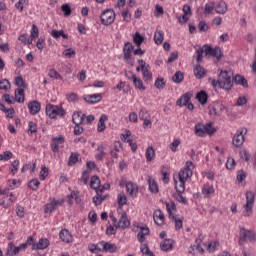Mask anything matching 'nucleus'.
<instances>
[{
  "mask_svg": "<svg viewBox=\"0 0 256 256\" xmlns=\"http://www.w3.org/2000/svg\"><path fill=\"white\" fill-rule=\"evenodd\" d=\"M218 79L220 89H224L225 91H231L233 87V79H231V72L227 70H220Z\"/></svg>",
  "mask_w": 256,
  "mask_h": 256,
  "instance_id": "obj_1",
  "label": "nucleus"
},
{
  "mask_svg": "<svg viewBox=\"0 0 256 256\" xmlns=\"http://www.w3.org/2000/svg\"><path fill=\"white\" fill-rule=\"evenodd\" d=\"M194 133L197 137H205V135H214L217 129L213 128L212 123L201 124L198 123L194 126Z\"/></svg>",
  "mask_w": 256,
  "mask_h": 256,
  "instance_id": "obj_2",
  "label": "nucleus"
},
{
  "mask_svg": "<svg viewBox=\"0 0 256 256\" xmlns=\"http://www.w3.org/2000/svg\"><path fill=\"white\" fill-rule=\"evenodd\" d=\"M135 49V46L131 42H126L123 47V53H124V61L127 63V65H130V67H134L135 65V57L131 54Z\"/></svg>",
  "mask_w": 256,
  "mask_h": 256,
  "instance_id": "obj_3",
  "label": "nucleus"
},
{
  "mask_svg": "<svg viewBox=\"0 0 256 256\" xmlns=\"http://www.w3.org/2000/svg\"><path fill=\"white\" fill-rule=\"evenodd\" d=\"M46 115H48L50 119H56L57 116L63 117L64 115H66V112H65V109H63V107H59L53 104H47Z\"/></svg>",
  "mask_w": 256,
  "mask_h": 256,
  "instance_id": "obj_4",
  "label": "nucleus"
},
{
  "mask_svg": "<svg viewBox=\"0 0 256 256\" xmlns=\"http://www.w3.org/2000/svg\"><path fill=\"white\" fill-rule=\"evenodd\" d=\"M253 205H255V194L251 191L246 192V203L243 205L244 217H251L253 215Z\"/></svg>",
  "mask_w": 256,
  "mask_h": 256,
  "instance_id": "obj_5",
  "label": "nucleus"
},
{
  "mask_svg": "<svg viewBox=\"0 0 256 256\" xmlns=\"http://www.w3.org/2000/svg\"><path fill=\"white\" fill-rule=\"evenodd\" d=\"M193 169H195V165H193L192 161L186 162V167L181 169L178 173L179 181H187L190 177H193Z\"/></svg>",
  "mask_w": 256,
  "mask_h": 256,
  "instance_id": "obj_6",
  "label": "nucleus"
},
{
  "mask_svg": "<svg viewBox=\"0 0 256 256\" xmlns=\"http://www.w3.org/2000/svg\"><path fill=\"white\" fill-rule=\"evenodd\" d=\"M255 232L251 231V230H247L245 228H241L240 229V233H239V245H243L244 243H247V241H249L250 243L255 242Z\"/></svg>",
  "mask_w": 256,
  "mask_h": 256,
  "instance_id": "obj_7",
  "label": "nucleus"
},
{
  "mask_svg": "<svg viewBox=\"0 0 256 256\" xmlns=\"http://www.w3.org/2000/svg\"><path fill=\"white\" fill-rule=\"evenodd\" d=\"M102 25L109 27L115 23V11L113 9H106L100 15Z\"/></svg>",
  "mask_w": 256,
  "mask_h": 256,
  "instance_id": "obj_8",
  "label": "nucleus"
},
{
  "mask_svg": "<svg viewBox=\"0 0 256 256\" xmlns=\"http://www.w3.org/2000/svg\"><path fill=\"white\" fill-rule=\"evenodd\" d=\"M245 135H247V130L243 128L238 129L232 138V145L234 147H241L245 143Z\"/></svg>",
  "mask_w": 256,
  "mask_h": 256,
  "instance_id": "obj_9",
  "label": "nucleus"
},
{
  "mask_svg": "<svg viewBox=\"0 0 256 256\" xmlns=\"http://www.w3.org/2000/svg\"><path fill=\"white\" fill-rule=\"evenodd\" d=\"M26 249H27L26 244H20L19 246H15L13 242H10L7 247L6 256L19 255L21 251H25Z\"/></svg>",
  "mask_w": 256,
  "mask_h": 256,
  "instance_id": "obj_10",
  "label": "nucleus"
},
{
  "mask_svg": "<svg viewBox=\"0 0 256 256\" xmlns=\"http://www.w3.org/2000/svg\"><path fill=\"white\" fill-rule=\"evenodd\" d=\"M209 115H215L217 117H221L223 115V111H225V105L220 102H214L212 105L208 107Z\"/></svg>",
  "mask_w": 256,
  "mask_h": 256,
  "instance_id": "obj_11",
  "label": "nucleus"
},
{
  "mask_svg": "<svg viewBox=\"0 0 256 256\" xmlns=\"http://www.w3.org/2000/svg\"><path fill=\"white\" fill-rule=\"evenodd\" d=\"M131 225V221L127 217V212H122L119 222L114 224L115 229H127Z\"/></svg>",
  "mask_w": 256,
  "mask_h": 256,
  "instance_id": "obj_12",
  "label": "nucleus"
},
{
  "mask_svg": "<svg viewBox=\"0 0 256 256\" xmlns=\"http://www.w3.org/2000/svg\"><path fill=\"white\" fill-rule=\"evenodd\" d=\"M63 143H65V137L63 136L52 138V143L50 145L51 151L57 153V151H59V145H63Z\"/></svg>",
  "mask_w": 256,
  "mask_h": 256,
  "instance_id": "obj_13",
  "label": "nucleus"
},
{
  "mask_svg": "<svg viewBox=\"0 0 256 256\" xmlns=\"http://www.w3.org/2000/svg\"><path fill=\"white\" fill-rule=\"evenodd\" d=\"M99 245H101L102 251H105V253H117V245L113 243L101 241Z\"/></svg>",
  "mask_w": 256,
  "mask_h": 256,
  "instance_id": "obj_14",
  "label": "nucleus"
},
{
  "mask_svg": "<svg viewBox=\"0 0 256 256\" xmlns=\"http://www.w3.org/2000/svg\"><path fill=\"white\" fill-rule=\"evenodd\" d=\"M191 97H193V92H186L176 101V105L178 107H185L191 101Z\"/></svg>",
  "mask_w": 256,
  "mask_h": 256,
  "instance_id": "obj_15",
  "label": "nucleus"
},
{
  "mask_svg": "<svg viewBox=\"0 0 256 256\" xmlns=\"http://www.w3.org/2000/svg\"><path fill=\"white\" fill-rule=\"evenodd\" d=\"M28 109L30 111V115H37L39 111H41V102L34 100L28 103Z\"/></svg>",
  "mask_w": 256,
  "mask_h": 256,
  "instance_id": "obj_16",
  "label": "nucleus"
},
{
  "mask_svg": "<svg viewBox=\"0 0 256 256\" xmlns=\"http://www.w3.org/2000/svg\"><path fill=\"white\" fill-rule=\"evenodd\" d=\"M94 190H96V196L93 197L92 201H93L94 205H96V207H97L98 205H101V203H103V201H105V199H107V196H103L102 188L99 189V187H98Z\"/></svg>",
  "mask_w": 256,
  "mask_h": 256,
  "instance_id": "obj_17",
  "label": "nucleus"
},
{
  "mask_svg": "<svg viewBox=\"0 0 256 256\" xmlns=\"http://www.w3.org/2000/svg\"><path fill=\"white\" fill-rule=\"evenodd\" d=\"M83 99L86 103L94 105V103H99L103 99V96L101 94L84 95Z\"/></svg>",
  "mask_w": 256,
  "mask_h": 256,
  "instance_id": "obj_18",
  "label": "nucleus"
},
{
  "mask_svg": "<svg viewBox=\"0 0 256 256\" xmlns=\"http://www.w3.org/2000/svg\"><path fill=\"white\" fill-rule=\"evenodd\" d=\"M126 191L130 197H137V193H139V187L136 183L128 182L126 184Z\"/></svg>",
  "mask_w": 256,
  "mask_h": 256,
  "instance_id": "obj_19",
  "label": "nucleus"
},
{
  "mask_svg": "<svg viewBox=\"0 0 256 256\" xmlns=\"http://www.w3.org/2000/svg\"><path fill=\"white\" fill-rule=\"evenodd\" d=\"M59 237L64 243H73V235H71V232H69L67 229L61 230Z\"/></svg>",
  "mask_w": 256,
  "mask_h": 256,
  "instance_id": "obj_20",
  "label": "nucleus"
},
{
  "mask_svg": "<svg viewBox=\"0 0 256 256\" xmlns=\"http://www.w3.org/2000/svg\"><path fill=\"white\" fill-rule=\"evenodd\" d=\"M129 75H131V79L133 81L135 88L139 89V91H145V85H143V80L137 78V76L133 74V72L131 71L129 72Z\"/></svg>",
  "mask_w": 256,
  "mask_h": 256,
  "instance_id": "obj_21",
  "label": "nucleus"
},
{
  "mask_svg": "<svg viewBox=\"0 0 256 256\" xmlns=\"http://www.w3.org/2000/svg\"><path fill=\"white\" fill-rule=\"evenodd\" d=\"M153 219H154V223H156V225L161 226V225H163V223H165V215L163 214V212L161 210L154 211Z\"/></svg>",
  "mask_w": 256,
  "mask_h": 256,
  "instance_id": "obj_22",
  "label": "nucleus"
},
{
  "mask_svg": "<svg viewBox=\"0 0 256 256\" xmlns=\"http://www.w3.org/2000/svg\"><path fill=\"white\" fill-rule=\"evenodd\" d=\"M83 121H85V114H83V112L78 111L73 113L72 123H74V125H81Z\"/></svg>",
  "mask_w": 256,
  "mask_h": 256,
  "instance_id": "obj_23",
  "label": "nucleus"
},
{
  "mask_svg": "<svg viewBox=\"0 0 256 256\" xmlns=\"http://www.w3.org/2000/svg\"><path fill=\"white\" fill-rule=\"evenodd\" d=\"M196 99L200 105H207V101L209 100V95L205 90H201L196 94Z\"/></svg>",
  "mask_w": 256,
  "mask_h": 256,
  "instance_id": "obj_24",
  "label": "nucleus"
},
{
  "mask_svg": "<svg viewBox=\"0 0 256 256\" xmlns=\"http://www.w3.org/2000/svg\"><path fill=\"white\" fill-rule=\"evenodd\" d=\"M206 74H207V70H205V68L201 66V64H197L194 67V75L196 79H203V77H205Z\"/></svg>",
  "mask_w": 256,
  "mask_h": 256,
  "instance_id": "obj_25",
  "label": "nucleus"
},
{
  "mask_svg": "<svg viewBox=\"0 0 256 256\" xmlns=\"http://www.w3.org/2000/svg\"><path fill=\"white\" fill-rule=\"evenodd\" d=\"M49 247V239L41 238L38 243L33 244L32 249H47Z\"/></svg>",
  "mask_w": 256,
  "mask_h": 256,
  "instance_id": "obj_26",
  "label": "nucleus"
},
{
  "mask_svg": "<svg viewBox=\"0 0 256 256\" xmlns=\"http://www.w3.org/2000/svg\"><path fill=\"white\" fill-rule=\"evenodd\" d=\"M15 101L17 103H25V89L17 88L15 90Z\"/></svg>",
  "mask_w": 256,
  "mask_h": 256,
  "instance_id": "obj_27",
  "label": "nucleus"
},
{
  "mask_svg": "<svg viewBox=\"0 0 256 256\" xmlns=\"http://www.w3.org/2000/svg\"><path fill=\"white\" fill-rule=\"evenodd\" d=\"M233 81L236 85H241L245 89L249 87V84L247 83V79H245L242 75L237 74L234 78Z\"/></svg>",
  "mask_w": 256,
  "mask_h": 256,
  "instance_id": "obj_28",
  "label": "nucleus"
},
{
  "mask_svg": "<svg viewBox=\"0 0 256 256\" xmlns=\"http://www.w3.org/2000/svg\"><path fill=\"white\" fill-rule=\"evenodd\" d=\"M105 121H107V115L102 114L99 118L98 125H97L98 133H103V131H105L106 129Z\"/></svg>",
  "mask_w": 256,
  "mask_h": 256,
  "instance_id": "obj_29",
  "label": "nucleus"
},
{
  "mask_svg": "<svg viewBox=\"0 0 256 256\" xmlns=\"http://www.w3.org/2000/svg\"><path fill=\"white\" fill-rule=\"evenodd\" d=\"M175 190L177 193H185V180H178L174 177Z\"/></svg>",
  "mask_w": 256,
  "mask_h": 256,
  "instance_id": "obj_30",
  "label": "nucleus"
},
{
  "mask_svg": "<svg viewBox=\"0 0 256 256\" xmlns=\"http://www.w3.org/2000/svg\"><path fill=\"white\" fill-rule=\"evenodd\" d=\"M215 11L218 15H225V12L227 11V3H225V1H220L215 7Z\"/></svg>",
  "mask_w": 256,
  "mask_h": 256,
  "instance_id": "obj_31",
  "label": "nucleus"
},
{
  "mask_svg": "<svg viewBox=\"0 0 256 256\" xmlns=\"http://www.w3.org/2000/svg\"><path fill=\"white\" fill-rule=\"evenodd\" d=\"M215 193V188H213V185L205 184L202 188V195H205V197H211Z\"/></svg>",
  "mask_w": 256,
  "mask_h": 256,
  "instance_id": "obj_32",
  "label": "nucleus"
},
{
  "mask_svg": "<svg viewBox=\"0 0 256 256\" xmlns=\"http://www.w3.org/2000/svg\"><path fill=\"white\" fill-rule=\"evenodd\" d=\"M79 161V153L77 152H72L70 154V157L68 159V167H73V165H76V163Z\"/></svg>",
  "mask_w": 256,
  "mask_h": 256,
  "instance_id": "obj_33",
  "label": "nucleus"
},
{
  "mask_svg": "<svg viewBox=\"0 0 256 256\" xmlns=\"http://www.w3.org/2000/svg\"><path fill=\"white\" fill-rule=\"evenodd\" d=\"M50 35L54 39H59L60 37H63L64 39H69V36L67 34H65V31H63V30H52L50 32Z\"/></svg>",
  "mask_w": 256,
  "mask_h": 256,
  "instance_id": "obj_34",
  "label": "nucleus"
},
{
  "mask_svg": "<svg viewBox=\"0 0 256 256\" xmlns=\"http://www.w3.org/2000/svg\"><path fill=\"white\" fill-rule=\"evenodd\" d=\"M160 248L162 251H171V249H173V243H171V240L169 239H164L160 243Z\"/></svg>",
  "mask_w": 256,
  "mask_h": 256,
  "instance_id": "obj_35",
  "label": "nucleus"
},
{
  "mask_svg": "<svg viewBox=\"0 0 256 256\" xmlns=\"http://www.w3.org/2000/svg\"><path fill=\"white\" fill-rule=\"evenodd\" d=\"M144 41L145 37L141 36V33L135 32L133 36V42L135 43L136 47H141Z\"/></svg>",
  "mask_w": 256,
  "mask_h": 256,
  "instance_id": "obj_36",
  "label": "nucleus"
},
{
  "mask_svg": "<svg viewBox=\"0 0 256 256\" xmlns=\"http://www.w3.org/2000/svg\"><path fill=\"white\" fill-rule=\"evenodd\" d=\"M148 185H149V191H151L154 194L159 193V186L157 185V182H155V180L149 178Z\"/></svg>",
  "mask_w": 256,
  "mask_h": 256,
  "instance_id": "obj_37",
  "label": "nucleus"
},
{
  "mask_svg": "<svg viewBox=\"0 0 256 256\" xmlns=\"http://www.w3.org/2000/svg\"><path fill=\"white\" fill-rule=\"evenodd\" d=\"M100 185H101V180L99 179V176L97 175L92 176L90 180V188L97 189Z\"/></svg>",
  "mask_w": 256,
  "mask_h": 256,
  "instance_id": "obj_38",
  "label": "nucleus"
},
{
  "mask_svg": "<svg viewBox=\"0 0 256 256\" xmlns=\"http://www.w3.org/2000/svg\"><path fill=\"white\" fill-rule=\"evenodd\" d=\"M146 160L148 163H151L153 161V157H155V149H153V146H150L146 149Z\"/></svg>",
  "mask_w": 256,
  "mask_h": 256,
  "instance_id": "obj_39",
  "label": "nucleus"
},
{
  "mask_svg": "<svg viewBox=\"0 0 256 256\" xmlns=\"http://www.w3.org/2000/svg\"><path fill=\"white\" fill-rule=\"evenodd\" d=\"M163 31L158 30L155 32L154 34V42L156 43V45H161V43H163Z\"/></svg>",
  "mask_w": 256,
  "mask_h": 256,
  "instance_id": "obj_40",
  "label": "nucleus"
},
{
  "mask_svg": "<svg viewBox=\"0 0 256 256\" xmlns=\"http://www.w3.org/2000/svg\"><path fill=\"white\" fill-rule=\"evenodd\" d=\"M210 56L215 57L219 61V59H221V57H223V53L221 52V48L220 47L212 48V52H211Z\"/></svg>",
  "mask_w": 256,
  "mask_h": 256,
  "instance_id": "obj_41",
  "label": "nucleus"
},
{
  "mask_svg": "<svg viewBox=\"0 0 256 256\" xmlns=\"http://www.w3.org/2000/svg\"><path fill=\"white\" fill-rule=\"evenodd\" d=\"M39 185H41V182H39L38 179H33L28 182L29 189H32V191H37L39 189Z\"/></svg>",
  "mask_w": 256,
  "mask_h": 256,
  "instance_id": "obj_42",
  "label": "nucleus"
},
{
  "mask_svg": "<svg viewBox=\"0 0 256 256\" xmlns=\"http://www.w3.org/2000/svg\"><path fill=\"white\" fill-rule=\"evenodd\" d=\"M184 78H185V76L183 75V72L177 71L172 76V81H174L175 83H182Z\"/></svg>",
  "mask_w": 256,
  "mask_h": 256,
  "instance_id": "obj_43",
  "label": "nucleus"
},
{
  "mask_svg": "<svg viewBox=\"0 0 256 256\" xmlns=\"http://www.w3.org/2000/svg\"><path fill=\"white\" fill-rule=\"evenodd\" d=\"M117 203H118L120 209H121V207H123V205H127V196H125L124 193L118 194Z\"/></svg>",
  "mask_w": 256,
  "mask_h": 256,
  "instance_id": "obj_44",
  "label": "nucleus"
},
{
  "mask_svg": "<svg viewBox=\"0 0 256 256\" xmlns=\"http://www.w3.org/2000/svg\"><path fill=\"white\" fill-rule=\"evenodd\" d=\"M97 151H99V153L96 155V159L98 161H103V157H105V155H106L105 147L103 145H99L97 148Z\"/></svg>",
  "mask_w": 256,
  "mask_h": 256,
  "instance_id": "obj_45",
  "label": "nucleus"
},
{
  "mask_svg": "<svg viewBox=\"0 0 256 256\" xmlns=\"http://www.w3.org/2000/svg\"><path fill=\"white\" fill-rule=\"evenodd\" d=\"M149 69H150V67L144 68L141 70L144 81H149V79H153V73H151V71H149Z\"/></svg>",
  "mask_w": 256,
  "mask_h": 256,
  "instance_id": "obj_46",
  "label": "nucleus"
},
{
  "mask_svg": "<svg viewBox=\"0 0 256 256\" xmlns=\"http://www.w3.org/2000/svg\"><path fill=\"white\" fill-rule=\"evenodd\" d=\"M9 159H13V152L5 151L0 154V161H9Z\"/></svg>",
  "mask_w": 256,
  "mask_h": 256,
  "instance_id": "obj_47",
  "label": "nucleus"
},
{
  "mask_svg": "<svg viewBox=\"0 0 256 256\" xmlns=\"http://www.w3.org/2000/svg\"><path fill=\"white\" fill-rule=\"evenodd\" d=\"M15 85L17 87H22L23 89L27 88V84H25V80H23V76H18L15 78Z\"/></svg>",
  "mask_w": 256,
  "mask_h": 256,
  "instance_id": "obj_48",
  "label": "nucleus"
},
{
  "mask_svg": "<svg viewBox=\"0 0 256 256\" xmlns=\"http://www.w3.org/2000/svg\"><path fill=\"white\" fill-rule=\"evenodd\" d=\"M156 89H165V79L164 78H157L154 83Z\"/></svg>",
  "mask_w": 256,
  "mask_h": 256,
  "instance_id": "obj_49",
  "label": "nucleus"
},
{
  "mask_svg": "<svg viewBox=\"0 0 256 256\" xmlns=\"http://www.w3.org/2000/svg\"><path fill=\"white\" fill-rule=\"evenodd\" d=\"M5 90L7 91V89H11V82H9V80L7 79H3L0 80V90Z\"/></svg>",
  "mask_w": 256,
  "mask_h": 256,
  "instance_id": "obj_50",
  "label": "nucleus"
},
{
  "mask_svg": "<svg viewBox=\"0 0 256 256\" xmlns=\"http://www.w3.org/2000/svg\"><path fill=\"white\" fill-rule=\"evenodd\" d=\"M36 47L37 49H39V51H43L45 49V36H41L37 43H36Z\"/></svg>",
  "mask_w": 256,
  "mask_h": 256,
  "instance_id": "obj_51",
  "label": "nucleus"
},
{
  "mask_svg": "<svg viewBox=\"0 0 256 256\" xmlns=\"http://www.w3.org/2000/svg\"><path fill=\"white\" fill-rule=\"evenodd\" d=\"M61 9L64 13V17H69L72 13L71 6H69V4H63Z\"/></svg>",
  "mask_w": 256,
  "mask_h": 256,
  "instance_id": "obj_52",
  "label": "nucleus"
},
{
  "mask_svg": "<svg viewBox=\"0 0 256 256\" xmlns=\"http://www.w3.org/2000/svg\"><path fill=\"white\" fill-rule=\"evenodd\" d=\"M64 57H68V59H73V57H75L76 52L75 50L68 48L66 50H64L63 52Z\"/></svg>",
  "mask_w": 256,
  "mask_h": 256,
  "instance_id": "obj_53",
  "label": "nucleus"
},
{
  "mask_svg": "<svg viewBox=\"0 0 256 256\" xmlns=\"http://www.w3.org/2000/svg\"><path fill=\"white\" fill-rule=\"evenodd\" d=\"M246 178L247 174L243 170H239L236 177L238 183H243V181H245Z\"/></svg>",
  "mask_w": 256,
  "mask_h": 256,
  "instance_id": "obj_54",
  "label": "nucleus"
},
{
  "mask_svg": "<svg viewBox=\"0 0 256 256\" xmlns=\"http://www.w3.org/2000/svg\"><path fill=\"white\" fill-rule=\"evenodd\" d=\"M141 253L147 256H155V254H153V252L149 249V246L147 244H144L143 247H141Z\"/></svg>",
  "mask_w": 256,
  "mask_h": 256,
  "instance_id": "obj_55",
  "label": "nucleus"
},
{
  "mask_svg": "<svg viewBox=\"0 0 256 256\" xmlns=\"http://www.w3.org/2000/svg\"><path fill=\"white\" fill-rule=\"evenodd\" d=\"M48 75L51 77V79H60L61 81L63 80V77L60 76L59 72H57L55 69H51Z\"/></svg>",
  "mask_w": 256,
  "mask_h": 256,
  "instance_id": "obj_56",
  "label": "nucleus"
},
{
  "mask_svg": "<svg viewBox=\"0 0 256 256\" xmlns=\"http://www.w3.org/2000/svg\"><path fill=\"white\" fill-rule=\"evenodd\" d=\"M66 99L67 101H69L70 103H76V101L79 100V97L77 96L76 93H70L66 95Z\"/></svg>",
  "mask_w": 256,
  "mask_h": 256,
  "instance_id": "obj_57",
  "label": "nucleus"
},
{
  "mask_svg": "<svg viewBox=\"0 0 256 256\" xmlns=\"http://www.w3.org/2000/svg\"><path fill=\"white\" fill-rule=\"evenodd\" d=\"M181 145V140L176 139L170 144V149L173 153L177 152V148Z\"/></svg>",
  "mask_w": 256,
  "mask_h": 256,
  "instance_id": "obj_58",
  "label": "nucleus"
},
{
  "mask_svg": "<svg viewBox=\"0 0 256 256\" xmlns=\"http://www.w3.org/2000/svg\"><path fill=\"white\" fill-rule=\"evenodd\" d=\"M48 175H49V168L43 166L40 172V180L45 181Z\"/></svg>",
  "mask_w": 256,
  "mask_h": 256,
  "instance_id": "obj_59",
  "label": "nucleus"
},
{
  "mask_svg": "<svg viewBox=\"0 0 256 256\" xmlns=\"http://www.w3.org/2000/svg\"><path fill=\"white\" fill-rule=\"evenodd\" d=\"M198 29L200 33H204L205 31H209V25H207V23L204 21H200L198 24Z\"/></svg>",
  "mask_w": 256,
  "mask_h": 256,
  "instance_id": "obj_60",
  "label": "nucleus"
},
{
  "mask_svg": "<svg viewBox=\"0 0 256 256\" xmlns=\"http://www.w3.org/2000/svg\"><path fill=\"white\" fill-rule=\"evenodd\" d=\"M148 115H149V112H148L147 109H145V108H142V109L139 111V113H138V117H139V119H140L141 121L147 119Z\"/></svg>",
  "mask_w": 256,
  "mask_h": 256,
  "instance_id": "obj_61",
  "label": "nucleus"
},
{
  "mask_svg": "<svg viewBox=\"0 0 256 256\" xmlns=\"http://www.w3.org/2000/svg\"><path fill=\"white\" fill-rule=\"evenodd\" d=\"M203 61V50H201V47L196 50V62L197 64H201Z\"/></svg>",
  "mask_w": 256,
  "mask_h": 256,
  "instance_id": "obj_62",
  "label": "nucleus"
},
{
  "mask_svg": "<svg viewBox=\"0 0 256 256\" xmlns=\"http://www.w3.org/2000/svg\"><path fill=\"white\" fill-rule=\"evenodd\" d=\"M28 133H30L31 135H33V133H37V123L33 121L29 122Z\"/></svg>",
  "mask_w": 256,
  "mask_h": 256,
  "instance_id": "obj_63",
  "label": "nucleus"
},
{
  "mask_svg": "<svg viewBox=\"0 0 256 256\" xmlns=\"http://www.w3.org/2000/svg\"><path fill=\"white\" fill-rule=\"evenodd\" d=\"M200 50L203 51L205 56L211 55V53L213 52V48L208 44L204 45L202 48H200Z\"/></svg>",
  "mask_w": 256,
  "mask_h": 256,
  "instance_id": "obj_64",
  "label": "nucleus"
}]
</instances>
